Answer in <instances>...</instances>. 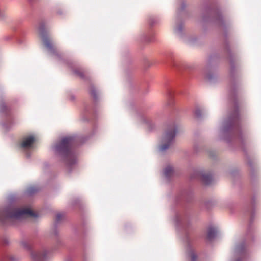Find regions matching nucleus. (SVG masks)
<instances>
[{"label": "nucleus", "mask_w": 261, "mask_h": 261, "mask_svg": "<svg viewBox=\"0 0 261 261\" xmlns=\"http://www.w3.org/2000/svg\"><path fill=\"white\" fill-rule=\"evenodd\" d=\"M215 21L218 24L223 25V24H224L223 21L222 20V18L220 14H219L218 15Z\"/></svg>", "instance_id": "8"}, {"label": "nucleus", "mask_w": 261, "mask_h": 261, "mask_svg": "<svg viewBox=\"0 0 261 261\" xmlns=\"http://www.w3.org/2000/svg\"><path fill=\"white\" fill-rule=\"evenodd\" d=\"M173 32L178 37H182L184 34L183 24L182 23H176L174 27Z\"/></svg>", "instance_id": "5"}, {"label": "nucleus", "mask_w": 261, "mask_h": 261, "mask_svg": "<svg viewBox=\"0 0 261 261\" xmlns=\"http://www.w3.org/2000/svg\"><path fill=\"white\" fill-rule=\"evenodd\" d=\"M172 172V168L170 167L167 168L165 170V174L166 175H168L170 172Z\"/></svg>", "instance_id": "9"}, {"label": "nucleus", "mask_w": 261, "mask_h": 261, "mask_svg": "<svg viewBox=\"0 0 261 261\" xmlns=\"http://www.w3.org/2000/svg\"><path fill=\"white\" fill-rule=\"evenodd\" d=\"M215 232V230L214 229H210L208 232V237L211 238L212 236V233Z\"/></svg>", "instance_id": "10"}, {"label": "nucleus", "mask_w": 261, "mask_h": 261, "mask_svg": "<svg viewBox=\"0 0 261 261\" xmlns=\"http://www.w3.org/2000/svg\"><path fill=\"white\" fill-rule=\"evenodd\" d=\"M189 43H192V40H190V41H189Z\"/></svg>", "instance_id": "16"}, {"label": "nucleus", "mask_w": 261, "mask_h": 261, "mask_svg": "<svg viewBox=\"0 0 261 261\" xmlns=\"http://www.w3.org/2000/svg\"><path fill=\"white\" fill-rule=\"evenodd\" d=\"M34 216V213L29 208L16 209L13 213L7 215V217L19 218L25 216Z\"/></svg>", "instance_id": "2"}, {"label": "nucleus", "mask_w": 261, "mask_h": 261, "mask_svg": "<svg viewBox=\"0 0 261 261\" xmlns=\"http://www.w3.org/2000/svg\"><path fill=\"white\" fill-rule=\"evenodd\" d=\"M32 257L35 260L41 261L44 257V255L40 253H35L32 254Z\"/></svg>", "instance_id": "7"}, {"label": "nucleus", "mask_w": 261, "mask_h": 261, "mask_svg": "<svg viewBox=\"0 0 261 261\" xmlns=\"http://www.w3.org/2000/svg\"><path fill=\"white\" fill-rule=\"evenodd\" d=\"M38 34L42 39L44 46L47 49H53L55 47L54 42L48 37L45 29V23L41 21L37 28Z\"/></svg>", "instance_id": "1"}, {"label": "nucleus", "mask_w": 261, "mask_h": 261, "mask_svg": "<svg viewBox=\"0 0 261 261\" xmlns=\"http://www.w3.org/2000/svg\"><path fill=\"white\" fill-rule=\"evenodd\" d=\"M174 134L175 133L173 131H172L171 132H168L166 134L165 137V140L168 141V144L167 145H162L160 148L161 150H165L168 148V147L171 144V140L174 136Z\"/></svg>", "instance_id": "4"}, {"label": "nucleus", "mask_w": 261, "mask_h": 261, "mask_svg": "<svg viewBox=\"0 0 261 261\" xmlns=\"http://www.w3.org/2000/svg\"><path fill=\"white\" fill-rule=\"evenodd\" d=\"M6 17V15L4 12L0 10V18L1 19H4Z\"/></svg>", "instance_id": "11"}, {"label": "nucleus", "mask_w": 261, "mask_h": 261, "mask_svg": "<svg viewBox=\"0 0 261 261\" xmlns=\"http://www.w3.org/2000/svg\"><path fill=\"white\" fill-rule=\"evenodd\" d=\"M181 10H184L186 7V4L185 3H182L181 4Z\"/></svg>", "instance_id": "12"}, {"label": "nucleus", "mask_w": 261, "mask_h": 261, "mask_svg": "<svg viewBox=\"0 0 261 261\" xmlns=\"http://www.w3.org/2000/svg\"><path fill=\"white\" fill-rule=\"evenodd\" d=\"M11 38V36H6L4 39L5 40H9V39H10Z\"/></svg>", "instance_id": "13"}, {"label": "nucleus", "mask_w": 261, "mask_h": 261, "mask_svg": "<svg viewBox=\"0 0 261 261\" xmlns=\"http://www.w3.org/2000/svg\"><path fill=\"white\" fill-rule=\"evenodd\" d=\"M144 39L145 40V42H148L147 39L146 37L144 38Z\"/></svg>", "instance_id": "15"}, {"label": "nucleus", "mask_w": 261, "mask_h": 261, "mask_svg": "<svg viewBox=\"0 0 261 261\" xmlns=\"http://www.w3.org/2000/svg\"><path fill=\"white\" fill-rule=\"evenodd\" d=\"M35 140V138L32 136L25 137L23 138L22 141L21 146L25 149L31 148Z\"/></svg>", "instance_id": "3"}, {"label": "nucleus", "mask_w": 261, "mask_h": 261, "mask_svg": "<svg viewBox=\"0 0 261 261\" xmlns=\"http://www.w3.org/2000/svg\"><path fill=\"white\" fill-rule=\"evenodd\" d=\"M205 177H203V180L204 181V182H205L206 184H207V181H206V180H205Z\"/></svg>", "instance_id": "14"}, {"label": "nucleus", "mask_w": 261, "mask_h": 261, "mask_svg": "<svg viewBox=\"0 0 261 261\" xmlns=\"http://www.w3.org/2000/svg\"><path fill=\"white\" fill-rule=\"evenodd\" d=\"M70 138H65L62 139L59 146H57V148H63L66 146V145L70 142Z\"/></svg>", "instance_id": "6"}]
</instances>
